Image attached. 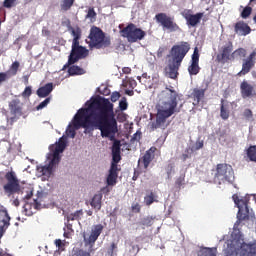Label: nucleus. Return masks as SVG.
Here are the masks:
<instances>
[{
    "mask_svg": "<svg viewBox=\"0 0 256 256\" xmlns=\"http://www.w3.org/2000/svg\"><path fill=\"white\" fill-rule=\"evenodd\" d=\"M113 103L109 99L95 97L85 103V108L78 110L72 122L66 129V136L63 135L59 140L50 145V152L46 155L45 165L37 166L36 175L43 179H49L61 162V153L67 147V137L75 139L76 131L83 127L86 131L98 129L101 137L115 141V135L119 133Z\"/></svg>",
    "mask_w": 256,
    "mask_h": 256,
    "instance_id": "obj_1",
    "label": "nucleus"
},
{
    "mask_svg": "<svg viewBox=\"0 0 256 256\" xmlns=\"http://www.w3.org/2000/svg\"><path fill=\"white\" fill-rule=\"evenodd\" d=\"M175 113H179L177 108V92L166 88L158 95V106L156 122L152 123V129H165L169 125L167 119Z\"/></svg>",
    "mask_w": 256,
    "mask_h": 256,
    "instance_id": "obj_2",
    "label": "nucleus"
},
{
    "mask_svg": "<svg viewBox=\"0 0 256 256\" xmlns=\"http://www.w3.org/2000/svg\"><path fill=\"white\" fill-rule=\"evenodd\" d=\"M189 52V46H173L171 49V59L169 60L168 66L166 67V75L170 79H176L181 67V61L185 58V55Z\"/></svg>",
    "mask_w": 256,
    "mask_h": 256,
    "instance_id": "obj_3",
    "label": "nucleus"
},
{
    "mask_svg": "<svg viewBox=\"0 0 256 256\" xmlns=\"http://www.w3.org/2000/svg\"><path fill=\"white\" fill-rule=\"evenodd\" d=\"M6 121L13 125L23 115V102L19 98L12 99L8 104V110L4 111Z\"/></svg>",
    "mask_w": 256,
    "mask_h": 256,
    "instance_id": "obj_4",
    "label": "nucleus"
},
{
    "mask_svg": "<svg viewBox=\"0 0 256 256\" xmlns=\"http://www.w3.org/2000/svg\"><path fill=\"white\" fill-rule=\"evenodd\" d=\"M255 199V196L253 195H246V196H239L237 194H234L232 196V199L238 208V214L237 219L238 221H243V219H247L249 215L251 214V209H249V199Z\"/></svg>",
    "mask_w": 256,
    "mask_h": 256,
    "instance_id": "obj_5",
    "label": "nucleus"
},
{
    "mask_svg": "<svg viewBox=\"0 0 256 256\" xmlns=\"http://www.w3.org/2000/svg\"><path fill=\"white\" fill-rule=\"evenodd\" d=\"M89 41H87L89 47L93 49H104L105 47H109L111 42L108 39H105V34L103 31L97 27H92L90 30V35L88 37Z\"/></svg>",
    "mask_w": 256,
    "mask_h": 256,
    "instance_id": "obj_6",
    "label": "nucleus"
},
{
    "mask_svg": "<svg viewBox=\"0 0 256 256\" xmlns=\"http://www.w3.org/2000/svg\"><path fill=\"white\" fill-rule=\"evenodd\" d=\"M233 181H235L233 167L227 164H218L214 177V183H218V185H223V183H233Z\"/></svg>",
    "mask_w": 256,
    "mask_h": 256,
    "instance_id": "obj_7",
    "label": "nucleus"
},
{
    "mask_svg": "<svg viewBox=\"0 0 256 256\" xmlns=\"http://www.w3.org/2000/svg\"><path fill=\"white\" fill-rule=\"evenodd\" d=\"M122 37H125L129 43H137L145 39V31L135 26V24H129L121 31Z\"/></svg>",
    "mask_w": 256,
    "mask_h": 256,
    "instance_id": "obj_8",
    "label": "nucleus"
},
{
    "mask_svg": "<svg viewBox=\"0 0 256 256\" xmlns=\"http://www.w3.org/2000/svg\"><path fill=\"white\" fill-rule=\"evenodd\" d=\"M89 55V50L87 48L78 44H72V50L68 58V63L64 65L63 69H67L69 65H73L79 61V59H85Z\"/></svg>",
    "mask_w": 256,
    "mask_h": 256,
    "instance_id": "obj_9",
    "label": "nucleus"
},
{
    "mask_svg": "<svg viewBox=\"0 0 256 256\" xmlns=\"http://www.w3.org/2000/svg\"><path fill=\"white\" fill-rule=\"evenodd\" d=\"M6 181L7 183L4 185V191L7 195H13V193H17L21 189L19 185V179H17V175L15 172L11 171L6 173Z\"/></svg>",
    "mask_w": 256,
    "mask_h": 256,
    "instance_id": "obj_10",
    "label": "nucleus"
},
{
    "mask_svg": "<svg viewBox=\"0 0 256 256\" xmlns=\"http://www.w3.org/2000/svg\"><path fill=\"white\" fill-rule=\"evenodd\" d=\"M156 20L162 25L164 31H169L170 33H173V31L179 30V26H177V24L173 22V19L167 16L165 13L157 14Z\"/></svg>",
    "mask_w": 256,
    "mask_h": 256,
    "instance_id": "obj_11",
    "label": "nucleus"
},
{
    "mask_svg": "<svg viewBox=\"0 0 256 256\" xmlns=\"http://www.w3.org/2000/svg\"><path fill=\"white\" fill-rule=\"evenodd\" d=\"M101 233H103V225L102 224H96V225L92 226L91 233L89 236H87V234L83 233V239H84L85 245H89L90 249H91L93 247V245H95V241H97V239H99V235H101Z\"/></svg>",
    "mask_w": 256,
    "mask_h": 256,
    "instance_id": "obj_12",
    "label": "nucleus"
},
{
    "mask_svg": "<svg viewBox=\"0 0 256 256\" xmlns=\"http://www.w3.org/2000/svg\"><path fill=\"white\" fill-rule=\"evenodd\" d=\"M182 15L190 27H196L201 23V19H203V13L191 14L190 10L184 11Z\"/></svg>",
    "mask_w": 256,
    "mask_h": 256,
    "instance_id": "obj_13",
    "label": "nucleus"
},
{
    "mask_svg": "<svg viewBox=\"0 0 256 256\" xmlns=\"http://www.w3.org/2000/svg\"><path fill=\"white\" fill-rule=\"evenodd\" d=\"M255 57H256V50L249 55L247 59L244 60L242 64V70L238 73V75H247L255 65Z\"/></svg>",
    "mask_w": 256,
    "mask_h": 256,
    "instance_id": "obj_14",
    "label": "nucleus"
},
{
    "mask_svg": "<svg viewBox=\"0 0 256 256\" xmlns=\"http://www.w3.org/2000/svg\"><path fill=\"white\" fill-rule=\"evenodd\" d=\"M43 197H45V192L43 191H37V199H34L35 204L31 205L29 203L24 204V211L26 215H33L32 206L35 209H39V206H41V201H43Z\"/></svg>",
    "mask_w": 256,
    "mask_h": 256,
    "instance_id": "obj_15",
    "label": "nucleus"
},
{
    "mask_svg": "<svg viewBox=\"0 0 256 256\" xmlns=\"http://www.w3.org/2000/svg\"><path fill=\"white\" fill-rule=\"evenodd\" d=\"M11 216H9V212H7V208L1 207L0 209V229L1 231H7L9 226L11 225Z\"/></svg>",
    "mask_w": 256,
    "mask_h": 256,
    "instance_id": "obj_16",
    "label": "nucleus"
},
{
    "mask_svg": "<svg viewBox=\"0 0 256 256\" xmlns=\"http://www.w3.org/2000/svg\"><path fill=\"white\" fill-rule=\"evenodd\" d=\"M188 72L190 75H197V73H199V50L197 48L194 49L192 54L191 65L188 67Z\"/></svg>",
    "mask_w": 256,
    "mask_h": 256,
    "instance_id": "obj_17",
    "label": "nucleus"
},
{
    "mask_svg": "<svg viewBox=\"0 0 256 256\" xmlns=\"http://www.w3.org/2000/svg\"><path fill=\"white\" fill-rule=\"evenodd\" d=\"M231 51H233V46L231 44L223 46L221 53L217 55L219 63H227V61L231 59Z\"/></svg>",
    "mask_w": 256,
    "mask_h": 256,
    "instance_id": "obj_18",
    "label": "nucleus"
},
{
    "mask_svg": "<svg viewBox=\"0 0 256 256\" xmlns=\"http://www.w3.org/2000/svg\"><path fill=\"white\" fill-rule=\"evenodd\" d=\"M118 172H119V166L115 164L111 165L109 174L107 177V185L113 187L114 185L117 184V177L119 176Z\"/></svg>",
    "mask_w": 256,
    "mask_h": 256,
    "instance_id": "obj_19",
    "label": "nucleus"
},
{
    "mask_svg": "<svg viewBox=\"0 0 256 256\" xmlns=\"http://www.w3.org/2000/svg\"><path fill=\"white\" fill-rule=\"evenodd\" d=\"M235 33L240 35V37H245L251 33V28L244 22H238L235 25Z\"/></svg>",
    "mask_w": 256,
    "mask_h": 256,
    "instance_id": "obj_20",
    "label": "nucleus"
},
{
    "mask_svg": "<svg viewBox=\"0 0 256 256\" xmlns=\"http://www.w3.org/2000/svg\"><path fill=\"white\" fill-rule=\"evenodd\" d=\"M155 151H157V148L151 147L146 153L144 154L142 158V163L144 165V169H147L149 165L151 164V161L155 159Z\"/></svg>",
    "mask_w": 256,
    "mask_h": 256,
    "instance_id": "obj_21",
    "label": "nucleus"
},
{
    "mask_svg": "<svg viewBox=\"0 0 256 256\" xmlns=\"http://www.w3.org/2000/svg\"><path fill=\"white\" fill-rule=\"evenodd\" d=\"M240 91L243 99H247V97L253 95V86L244 80L240 85Z\"/></svg>",
    "mask_w": 256,
    "mask_h": 256,
    "instance_id": "obj_22",
    "label": "nucleus"
},
{
    "mask_svg": "<svg viewBox=\"0 0 256 256\" xmlns=\"http://www.w3.org/2000/svg\"><path fill=\"white\" fill-rule=\"evenodd\" d=\"M53 91V83H48L37 90L38 97H47Z\"/></svg>",
    "mask_w": 256,
    "mask_h": 256,
    "instance_id": "obj_23",
    "label": "nucleus"
},
{
    "mask_svg": "<svg viewBox=\"0 0 256 256\" xmlns=\"http://www.w3.org/2000/svg\"><path fill=\"white\" fill-rule=\"evenodd\" d=\"M192 97L194 99L192 104L194 106L199 105V101H201V99H203V97H205V90H203V89H194L193 93H192Z\"/></svg>",
    "mask_w": 256,
    "mask_h": 256,
    "instance_id": "obj_24",
    "label": "nucleus"
},
{
    "mask_svg": "<svg viewBox=\"0 0 256 256\" xmlns=\"http://www.w3.org/2000/svg\"><path fill=\"white\" fill-rule=\"evenodd\" d=\"M231 107V104L229 102L223 101L221 104V110H220V117L222 119L227 120L229 119V109Z\"/></svg>",
    "mask_w": 256,
    "mask_h": 256,
    "instance_id": "obj_25",
    "label": "nucleus"
},
{
    "mask_svg": "<svg viewBox=\"0 0 256 256\" xmlns=\"http://www.w3.org/2000/svg\"><path fill=\"white\" fill-rule=\"evenodd\" d=\"M102 199H103V194L98 193V194L94 195V197L92 198V201L90 203L91 207H93L94 209L99 211V209H101V200Z\"/></svg>",
    "mask_w": 256,
    "mask_h": 256,
    "instance_id": "obj_26",
    "label": "nucleus"
},
{
    "mask_svg": "<svg viewBox=\"0 0 256 256\" xmlns=\"http://www.w3.org/2000/svg\"><path fill=\"white\" fill-rule=\"evenodd\" d=\"M198 256H217L216 248H201Z\"/></svg>",
    "mask_w": 256,
    "mask_h": 256,
    "instance_id": "obj_27",
    "label": "nucleus"
},
{
    "mask_svg": "<svg viewBox=\"0 0 256 256\" xmlns=\"http://www.w3.org/2000/svg\"><path fill=\"white\" fill-rule=\"evenodd\" d=\"M85 70L79 66L72 65L68 68V75H84Z\"/></svg>",
    "mask_w": 256,
    "mask_h": 256,
    "instance_id": "obj_28",
    "label": "nucleus"
},
{
    "mask_svg": "<svg viewBox=\"0 0 256 256\" xmlns=\"http://www.w3.org/2000/svg\"><path fill=\"white\" fill-rule=\"evenodd\" d=\"M19 66H20L19 61H15L14 63H12L9 70L6 72L8 76L15 77V75H17V71H19Z\"/></svg>",
    "mask_w": 256,
    "mask_h": 256,
    "instance_id": "obj_29",
    "label": "nucleus"
},
{
    "mask_svg": "<svg viewBox=\"0 0 256 256\" xmlns=\"http://www.w3.org/2000/svg\"><path fill=\"white\" fill-rule=\"evenodd\" d=\"M73 3H75V0H61L60 2L61 11H69V9L73 7Z\"/></svg>",
    "mask_w": 256,
    "mask_h": 256,
    "instance_id": "obj_30",
    "label": "nucleus"
},
{
    "mask_svg": "<svg viewBox=\"0 0 256 256\" xmlns=\"http://www.w3.org/2000/svg\"><path fill=\"white\" fill-rule=\"evenodd\" d=\"M71 33L74 37L72 45H77L79 43V39H81V30L79 28H72Z\"/></svg>",
    "mask_w": 256,
    "mask_h": 256,
    "instance_id": "obj_31",
    "label": "nucleus"
},
{
    "mask_svg": "<svg viewBox=\"0 0 256 256\" xmlns=\"http://www.w3.org/2000/svg\"><path fill=\"white\" fill-rule=\"evenodd\" d=\"M247 157L250 161L256 162V146H250L247 150Z\"/></svg>",
    "mask_w": 256,
    "mask_h": 256,
    "instance_id": "obj_32",
    "label": "nucleus"
},
{
    "mask_svg": "<svg viewBox=\"0 0 256 256\" xmlns=\"http://www.w3.org/2000/svg\"><path fill=\"white\" fill-rule=\"evenodd\" d=\"M55 245L59 249V251H65V246L69 245V241L56 239L55 240Z\"/></svg>",
    "mask_w": 256,
    "mask_h": 256,
    "instance_id": "obj_33",
    "label": "nucleus"
},
{
    "mask_svg": "<svg viewBox=\"0 0 256 256\" xmlns=\"http://www.w3.org/2000/svg\"><path fill=\"white\" fill-rule=\"evenodd\" d=\"M82 215H83V212L81 210L68 215L67 216L68 223L69 221H79V217H81Z\"/></svg>",
    "mask_w": 256,
    "mask_h": 256,
    "instance_id": "obj_34",
    "label": "nucleus"
},
{
    "mask_svg": "<svg viewBox=\"0 0 256 256\" xmlns=\"http://www.w3.org/2000/svg\"><path fill=\"white\" fill-rule=\"evenodd\" d=\"M71 256H91V251H85L83 249L73 250Z\"/></svg>",
    "mask_w": 256,
    "mask_h": 256,
    "instance_id": "obj_35",
    "label": "nucleus"
},
{
    "mask_svg": "<svg viewBox=\"0 0 256 256\" xmlns=\"http://www.w3.org/2000/svg\"><path fill=\"white\" fill-rule=\"evenodd\" d=\"M245 55H247V51L243 48H239L232 53L231 57L232 59H235V57H245Z\"/></svg>",
    "mask_w": 256,
    "mask_h": 256,
    "instance_id": "obj_36",
    "label": "nucleus"
},
{
    "mask_svg": "<svg viewBox=\"0 0 256 256\" xmlns=\"http://www.w3.org/2000/svg\"><path fill=\"white\" fill-rule=\"evenodd\" d=\"M127 107H129V104L127 103V98H122L119 101V109H120V111H127Z\"/></svg>",
    "mask_w": 256,
    "mask_h": 256,
    "instance_id": "obj_37",
    "label": "nucleus"
},
{
    "mask_svg": "<svg viewBox=\"0 0 256 256\" xmlns=\"http://www.w3.org/2000/svg\"><path fill=\"white\" fill-rule=\"evenodd\" d=\"M112 153H121V142L115 140L112 146Z\"/></svg>",
    "mask_w": 256,
    "mask_h": 256,
    "instance_id": "obj_38",
    "label": "nucleus"
},
{
    "mask_svg": "<svg viewBox=\"0 0 256 256\" xmlns=\"http://www.w3.org/2000/svg\"><path fill=\"white\" fill-rule=\"evenodd\" d=\"M144 201L146 205H151L155 202V196L153 195V193L147 194L144 198Z\"/></svg>",
    "mask_w": 256,
    "mask_h": 256,
    "instance_id": "obj_39",
    "label": "nucleus"
},
{
    "mask_svg": "<svg viewBox=\"0 0 256 256\" xmlns=\"http://www.w3.org/2000/svg\"><path fill=\"white\" fill-rule=\"evenodd\" d=\"M49 103H51V98H46L43 102H41L37 107V111H41V109H45V107H47V105H49Z\"/></svg>",
    "mask_w": 256,
    "mask_h": 256,
    "instance_id": "obj_40",
    "label": "nucleus"
},
{
    "mask_svg": "<svg viewBox=\"0 0 256 256\" xmlns=\"http://www.w3.org/2000/svg\"><path fill=\"white\" fill-rule=\"evenodd\" d=\"M121 161V153H112V163L111 165H117Z\"/></svg>",
    "mask_w": 256,
    "mask_h": 256,
    "instance_id": "obj_41",
    "label": "nucleus"
},
{
    "mask_svg": "<svg viewBox=\"0 0 256 256\" xmlns=\"http://www.w3.org/2000/svg\"><path fill=\"white\" fill-rule=\"evenodd\" d=\"M97 17V13H95V9L89 8L88 13L86 15V19H90V21H93Z\"/></svg>",
    "mask_w": 256,
    "mask_h": 256,
    "instance_id": "obj_42",
    "label": "nucleus"
},
{
    "mask_svg": "<svg viewBox=\"0 0 256 256\" xmlns=\"http://www.w3.org/2000/svg\"><path fill=\"white\" fill-rule=\"evenodd\" d=\"M251 11H252L251 7H249V6L245 7L241 13V17L243 19H247V17H249V15H251Z\"/></svg>",
    "mask_w": 256,
    "mask_h": 256,
    "instance_id": "obj_43",
    "label": "nucleus"
},
{
    "mask_svg": "<svg viewBox=\"0 0 256 256\" xmlns=\"http://www.w3.org/2000/svg\"><path fill=\"white\" fill-rule=\"evenodd\" d=\"M203 145V140L196 141V143L192 146V151H199V149H203Z\"/></svg>",
    "mask_w": 256,
    "mask_h": 256,
    "instance_id": "obj_44",
    "label": "nucleus"
},
{
    "mask_svg": "<svg viewBox=\"0 0 256 256\" xmlns=\"http://www.w3.org/2000/svg\"><path fill=\"white\" fill-rule=\"evenodd\" d=\"M243 115L247 121H253V112L250 109L244 110Z\"/></svg>",
    "mask_w": 256,
    "mask_h": 256,
    "instance_id": "obj_45",
    "label": "nucleus"
},
{
    "mask_svg": "<svg viewBox=\"0 0 256 256\" xmlns=\"http://www.w3.org/2000/svg\"><path fill=\"white\" fill-rule=\"evenodd\" d=\"M126 87H130L131 89H135L137 87V82L134 79H128L125 82Z\"/></svg>",
    "mask_w": 256,
    "mask_h": 256,
    "instance_id": "obj_46",
    "label": "nucleus"
},
{
    "mask_svg": "<svg viewBox=\"0 0 256 256\" xmlns=\"http://www.w3.org/2000/svg\"><path fill=\"white\" fill-rule=\"evenodd\" d=\"M31 86H27L25 90L22 92V97H31Z\"/></svg>",
    "mask_w": 256,
    "mask_h": 256,
    "instance_id": "obj_47",
    "label": "nucleus"
},
{
    "mask_svg": "<svg viewBox=\"0 0 256 256\" xmlns=\"http://www.w3.org/2000/svg\"><path fill=\"white\" fill-rule=\"evenodd\" d=\"M120 97H121V94H119V92H113L112 95H111L112 103H115V102L119 101Z\"/></svg>",
    "mask_w": 256,
    "mask_h": 256,
    "instance_id": "obj_48",
    "label": "nucleus"
},
{
    "mask_svg": "<svg viewBox=\"0 0 256 256\" xmlns=\"http://www.w3.org/2000/svg\"><path fill=\"white\" fill-rule=\"evenodd\" d=\"M15 1L17 0H4V7H6L7 9H11V7H13V3H15Z\"/></svg>",
    "mask_w": 256,
    "mask_h": 256,
    "instance_id": "obj_49",
    "label": "nucleus"
},
{
    "mask_svg": "<svg viewBox=\"0 0 256 256\" xmlns=\"http://www.w3.org/2000/svg\"><path fill=\"white\" fill-rule=\"evenodd\" d=\"M9 79V76L7 73H0V84L3 83L4 81H7Z\"/></svg>",
    "mask_w": 256,
    "mask_h": 256,
    "instance_id": "obj_50",
    "label": "nucleus"
},
{
    "mask_svg": "<svg viewBox=\"0 0 256 256\" xmlns=\"http://www.w3.org/2000/svg\"><path fill=\"white\" fill-rule=\"evenodd\" d=\"M140 209H141V208L139 207V205H138L137 203L132 204V210H133L135 213H139Z\"/></svg>",
    "mask_w": 256,
    "mask_h": 256,
    "instance_id": "obj_51",
    "label": "nucleus"
},
{
    "mask_svg": "<svg viewBox=\"0 0 256 256\" xmlns=\"http://www.w3.org/2000/svg\"><path fill=\"white\" fill-rule=\"evenodd\" d=\"M168 169H170L167 170L168 177H171V175L175 173V168L173 166H168Z\"/></svg>",
    "mask_w": 256,
    "mask_h": 256,
    "instance_id": "obj_52",
    "label": "nucleus"
},
{
    "mask_svg": "<svg viewBox=\"0 0 256 256\" xmlns=\"http://www.w3.org/2000/svg\"><path fill=\"white\" fill-rule=\"evenodd\" d=\"M151 221H152V219L151 218H146L145 220H144V222H143V225H152V223H151Z\"/></svg>",
    "mask_w": 256,
    "mask_h": 256,
    "instance_id": "obj_53",
    "label": "nucleus"
},
{
    "mask_svg": "<svg viewBox=\"0 0 256 256\" xmlns=\"http://www.w3.org/2000/svg\"><path fill=\"white\" fill-rule=\"evenodd\" d=\"M0 256H11V254L7 253L6 250L1 249L0 250Z\"/></svg>",
    "mask_w": 256,
    "mask_h": 256,
    "instance_id": "obj_54",
    "label": "nucleus"
},
{
    "mask_svg": "<svg viewBox=\"0 0 256 256\" xmlns=\"http://www.w3.org/2000/svg\"><path fill=\"white\" fill-rule=\"evenodd\" d=\"M122 71H123V73L129 74V73H131V68L126 67V68H123Z\"/></svg>",
    "mask_w": 256,
    "mask_h": 256,
    "instance_id": "obj_55",
    "label": "nucleus"
},
{
    "mask_svg": "<svg viewBox=\"0 0 256 256\" xmlns=\"http://www.w3.org/2000/svg\"><path fill=\"white\" fill-rule=\"evenodd\" d=\"M42 35H44L45 37H47V35H49V31H47V29L43 28V30H42Z\"/></svg>",
    "mask_w": 256,
    "mask_h": 256,
    "instance_id": "obj_56",
    "label": "nucleus"
},
{
    "mask_svg": "<svg viewBox=\"0 0 256 256\" xmlns=\"http://www.w3.org/2000/svg\"><path fill=\"white\" fill-rule=\"evenodd\" d=\"M64 237H65V239H71V234L64 232Z\"/></svg>",
    "mask_w": 256,
    "mask_h": 256,
    "instance_id": "obj_57",
    "label": "nucleus"
},
{
    "mask_svg": "<svg viewBox=\"0 0 256 256\" xmlns=\"http://www.w3.org/2000/svg\"><path fill=\"white\" fill-rule=\"evenodd\" d=\"M13 205H15V207H19V200L18 199H15L13 201Z\"/></svg>",
    "mask_w": 256,
    "mask_h": 256,
    "instance_id": "obj_58",
    "label": "nucleus"
},
{
    "mask_svg": "<svg viewBox=\"0 0 256 256\" xmlns=\"http://www.w3.org/2000/svg\"><path fill=\"white\" fill-rule=\"evenodd\" d=\"M32 195H33V191H30V193L25 196V199H31Z\"/></svg>",
    "mask_w": 256,
    "mask_h": 256,
    "instance_id": "obj_59",
    "label": "nucleus"
},
{
    "mask_svg": "<svg viewBox=\"0 0 256 256\" xmlns=\"http://www.w3.org/2000/svg\"><path fill=\"white\" fill-rule=\"evenodd\" d=\"M182 159H183V161H187V159H189V155L183 154Z\"/></svg>",
    "mask_w": 256,
    "mask_h": 256,
    "instance_id": "obj_60",
    "label": "nucleus"
},
{
    "mask_svg": "<svg viewBox=\"0 0 256 256\" xmlns=\"http://www.w3.org/2000/svg\"><path fill=\"white\" fill-rule=\"evenodd\" d=\"M126 95H133V91L132 90H126Z\"/></svg>",
    "mask_w": 256,
    "mask_h": 256,
    "instance_id": "obj_61",
    "label": "nucleus"
},
{
    "mask_svg": "<svg viewBox=\"0 0 256 256\" xmlns=\"http://www.w3.org/2000/svg\"><path fill=\"white\" fill-rule=\"evenodd\" d=\"M249 5H256V0H250Z\"/></svg>",
    "mask_w": 256,
    "mask_h": 256,
    "instance_id": "obj_62",
    "label": "nucleus"
},
{
    "mask_svg": "<svg viewBox=\"0 0 256 256\" xmlns=\"http://www.w3.org/2000/svg\"><path fill=\"white\" fill-rule=\"evenodd\" d=\"M115 247V244H112L111 248H110V253H113V249Z\"/></svg>",
    "mask_w": 256,
    "mask_h": 256,
    "instance_id": "obj_63",
    "label": "nucleus"
},
{
    "mask_svg": "<svg viewBox=\"0 0 256 256\" xmlns=\"http://www.w3.org/2000/svg\"><path fill=\"white\" fill-rule=\"evenodd\" d=\"M3 233H5V231L0 229V239H1V237H3Z\"/></svg>",
    "mask_w": 256,
    "mask_h": 256,
    "instance_id": "obj_64",
    "label": "nucleus"
}]
</instances>
